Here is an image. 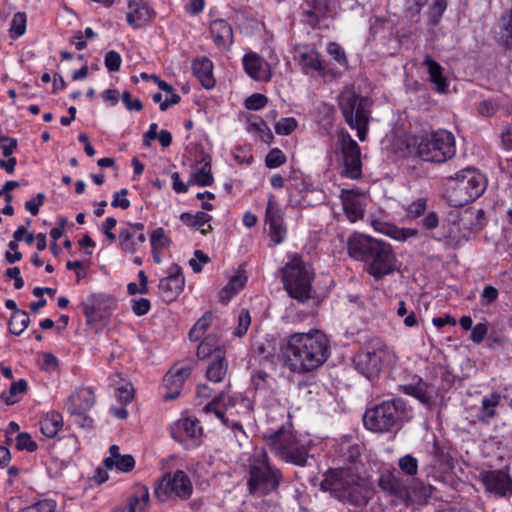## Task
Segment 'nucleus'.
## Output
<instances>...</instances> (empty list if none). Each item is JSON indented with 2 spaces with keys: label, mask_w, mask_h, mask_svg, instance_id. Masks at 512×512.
<instances>
[{
  "label": "nucleus",
  "mask_w": 512,
  "mask_h": 512,
  "mask_svg": "<svg viewBox=\"0 0 512 512\" xmlns=\"http://www.w3.org/2000/svg\"><path fill=\"white\" fill-rule=\"evenodd\" d=\"M210 258L201 250L194 252V257L189 260V265L195 273L202 271V265L208 263Z\"/></svg>",
  "instance_id": "obj_59"
},
{
  "label": "nucleus",
  "mask_w": 512,
  "mask_h": 512,
  "mask_svg": "<svg viewBox=\"0 0 512 512\" xmlns=\"http://www.w3.org/2000/svg\"><path fill=\"white\" fill-rule=\"evenodd\" d=\"M297 127V121L293 117L280 119L275 124V132L278 135H290Z\"/></svg>",
  "instance_id": "obj_51"
},
{
  "label": "nucleus",
  "mask_w": 512,
  "mask_h": 512,
  "mask_svg": "<svg viewBox=\"0 0 512 512\" xmlns=\"http://www.w3.org/2000/svg\"><path fill=\"white\" fill-rule=\"evenodd\" d=\"M62 416L52 412L43 417L40 421V430L48 438L55 437L62 428Z\"/></svg>",
  "instance_id": "obj_33"
},
{
  "label": "nucleus",
  "mask_w": 512,
  "mask_h": 512,
  "mask_svg": "<svg viewBox=\"0 0 512 512\" xmlns=\"http://www.w3.org/2000/svg\"><path fill=\"white\" fill-rule=\"evenodd\" d=\"M129 12L126 21L134 29L147 25L156 15L155 11L144 0H129Z\"/></svg>",
  "instance_id": "obj_20"
},
{
  "label": "nucleus",
  "mask_w": 512,
  "mask_h": 512,
  "mask_svg": "<svg viewBox=\"0 0 512 512\" xmlns=\"http://www.w3.org/2000/svg\"><path fill=\"white\" fill-rule=\"evenodd\" d=\"M480 480L487 491L499 497L512 493V479L504 470H490L480 473Z\"/></svg>",
  "instance_id": "obj_16"
},
{
  "label": "nucleus",
  "mask_w": 512,
  "mask_h": 512,
  "mask_svg": "<svg viewBox=\"0 0 512 512\" xmlns=\"http://www.w3.org/2000/svg\"><path fill=\"white\" fill-rule=\"evenodd\" d=\"M235 405V398L227 393H220L210 403L204 406L203 412L214 413L224 425H228V417L226 413L229 408Z\"/></svg>",
  "instance_id": "obj_25"
},
{
  "label": "nucleus",
  "mask_w": 512,
  "mask_h": 512,
  "mask_svg": "<svg viewBox=\"0 0 512 512\" xmlns=\"http://www.w3.org/2000/svg\"><path fill=\"white\" fill-rule=\"evenodd\" d=\"M95 394L91 388L81 387L67 398L66 406L73 415H83L95 405Z\"/></svg>",
  "instance_id": "obj_21"
},
{
  "label": "nucleus",
  "mask_w": 512,
  "mask_h": 512,
  "mask_svg": "<svg viewBox=\"0 0 512 512\" xmlns=\"http://www.w3.org/2000/svg\"><path fill=\"white\" fill-rule=\"evenodd\" d=\"M213 315L210 312L205 313L189 331V339L191 341L199 340L211 325Z\"/></svg>",
  "instance_id": "obj_44"
},
{
  "label": "nucleus",
  "mask_w": 512,
  "mask_h": 512,
  "mask_svg": "<svg viewBox=\"0 0 512 512\" xmlns=\"http://www.w3.org/2000/svg\"><path fill=\"white\" fill-rule=\"evenodd\" d=\"M190 374L191 368L188 366L181 367L176 370H170L164 377V382L168 388L173 390V392L166 394L164 398L166 400L176 398L180 393V388L183 386Z\"/></svg>",
  "instance_id": "obj_27"
},
{
  "label": "nucleus",
  "mask_w": 512,
  "mask_h": 512,
  "mask_svg": "<svg viewBox=\"0 0 512 512\" xmlns=\"http://www.w3.org/2000/svg\"><path fill=\"white\" fill-rule=\"evenodd\" d=\"M248 127H249L250 131L253 130V131L258 132L260 134L261 139L264 142L269 143L273 139V134H272L271 130L266 125V123L261 119H258L255 122L249 123Z\"/></svg>",
  "instance_id": "obj_52"
},
{
  "label": "nucleus",
  "mask_w": 512,
  "mask_h": 512,
  "mask_svg": "<svg viewBox=\"0 0 512 512\" xmlns=\"http://www.w3.org/2000/svg\"><path fill=\"white\" fill-rule=\"evenodd\" d=\"M104 63L110 72H117L120 70L122 59L118 52L111 50L106 53Z\"/></svg>",
  "instance_id": "obj_57"
},
{
  "label": "nucleus",
  "mask_w": 512,
  "mask_h": 512,
  "mask_svg": "<svg viewBox=\"0 0 512 512\" xmlns=\"http://www.w3.org/2000/svg\"><path fill=\"white\" fill-rule=\"evenodd\" d=\"M286 161L284 153L278 149H272L266 156L265 163L268 168H277Z\"/></svg>",
  "instance_id": "obj_53"
},
{
  "label": "nucleus",
  "mask_w": 512,
  "mask_h": 512,
  "mask_svg": "<svg viewBox=\"0 0 512 512\" xmlns=\"http://www.w3.org/2000/svg\"><path fill=\"white\" fill-rule=\"evenodd\" d=\"M285 359L290 369L297 373H306L322 366L330 355L327 336L321 331L294 333L287 341Z\"/></svg>",
  "instance_id": "obj_1"
},
{
  "label": "nucleus",
  "mask_w": 512,
  "mask_h": 512,
  "mask_svg": "<svg viewBox=\"0 0 512 512\" xmlns=\"http://www.w3.org/2000/svg\"><path fill=\"white\" fill-rule=\"evenodd\" d=\"M426 205V198H418L417 200L413 201L412 203L405 207L406 215L413 219L418 218L425 212Z\"/></svg>",
  "instance_id": "obj_50"
},
{
  "label": "nucleus",
  "mask_w": 512,
  "mask_h": 512,
  "mask_svg": "<svg viewBox=\"0 0 512 512\" xmlns=\"http://www.w3.org/2000/svg\"><path fill=\"white\" fill-rule=\"evenodd\" d=\"M486 178L478 170L465 168L448 179L450 201L456 207L479 198L486 189Z\"/></svg>",
  "instance_id": "obj_4"
},
{
  "label": "nucleus",
  "mask_w": 512,
  "mask_h": 512,
  "mask_svg": "<svg viewBox=\"0 0 512 512\" xmlns=\"http://www.w3.org/2000/svg\"><path fill=\"white\" fill-rule=\"evenodd\" d=\"M116 305L115 299L106 294H92L83 303V313L88 322H96L103 318Z\"/></svg>",
  "instance_id": "obj_14"
},
{
  "label": "nucleus",
  "mask_w": 512,
  "mask_h": 512,
  "mask_svg": "<svg viewBox=\"0 0 512 512\" xmlns=\"http://www.w3.org/2000/svg\"><path fill=\"white\" fill-rule=\"evenodd\" d=\"M149 504V491L145 486L136 488L133 496L130 498L126 506L131 512H145Z\"/></svg>",
  "instance_id": "obj_37"
},
{
  "label": "nucleus",
  "mask_w": 512,
  "mask_h": 512,
  "mask_svg": "<svg viewBox=\"0 0 512 512\" xmlns=\"http://www.w3.org/2000/svg\"><path fill=\"white\" fill-rule=\"evenodd\" d=\"M338 145L342 154V175L358 179L362 175L361 151L357 142L347 131L338 133Z\"/></svg>",
  "instance_id": "obj_11"
},
{
  "label": "nucleus",
  "mask_w": 512,
  "mask_h": 512,
  "mask_svg": "<svg viewBox=\"0 0 512 512\" xmlns=\"http://www.w3.org/2000/svg\"><path fill=\"white\" fill-rule=\"evenodd\" d=\"M192 71L203 87L209 89L214 86L215 79L212 73L213 64L208 58L202 57L194 60L192 63Z\"/></svg>",
  "instance_id": "obj_28"
},
{
  "label": "nucleus",
  "mask_w": 512,
  "mask_h": 512,
  "mask_svg": "<svg viewBox=\"0 0 512 512\" xmlns=\"http://www.w3.org/2000/svg\"><path fill=\"white\" fill-rule=\"evenodd\" d=\"M247 282L245 270L240 267L236 274L233 275L228 284L221 290L220 299L227 303L239 290H241Z\"/></svg>",
  "instance_id": "obj_30"
},
{
  "label": "nucleus",
  "mask_w": 512,
  "mask_h": 512,
  "mask_svg": "<svg viewBox=\"0 0 512 512\" xmlns=\"http://www.w3.org/2000/svg\"><path fill=\"white\" fill-rule=\"evenodd\" d=\"M180 220L189 227L199 229L203 235L212 231L210 224L212 217L204 211H199L196 214L184 212L180 215Z\"/></svg>",
  "instance_id": "obj_29"
},
{
  "label": "nucleus",
  "mask_w": 512,
  "mask_h": 512,
  "mask_svg": "<svg viewBox=\"0 0 512 512\" xmlns=\"http://www.w3.org/2000/svg\"><path fill=\"white\" fill-rule=\"evenodd\" d=\"M501 396L497 393H492L489 396H485L481 401V412L479 414V420L487 422L496 416L495 408L499 405Z\"/></svg>",
  "instance_id": "obj_39"
},
{
  "label": "nucleus",
  "mask_w": 512,
  "mask_h": 512,
  "mask_svg": "<svg viewBox=\"0 0 512 512\" xmlns=\"http://www.w3.org/2000/svg\"><path fill=\"white\" fill-rule=\"evenodd\" d=\"M228 364L225 360V352L216 355L206 370V377L209 381L221 382L227 373Z\"/></svg>",
  "instance_id": "obj_32"
},
{
  "label": "nucleus",
  "mask_w": 512,
  "mask_h": 512,
  "mask_svg": "<svg viewBox=\"0 0 512 512\" xmlns=\"http://www.w3.org/2000/svg\"><path fill=\"white\" fill-rule=\"evenodd\" d=\"M447 8L446 0H433L430 7V17L433 24H438Z\"/></svg>",
  "instance_id": "obj_54"
},
{
  "label": "nucleus",
  "mask_w": 512,
  "mask_h": 512,
  "mask_svg": "<svg viewBox=\"0 0 512 512\" xmlns=\"http://www.w3.org/2000/svg\"><path fill=\"white\" fill-rule=\"evenodd\" d=\"M344 212L351 222L363 217L364 204L362 198L353 190H342L340 195Z\"/></svg>",
  "instance_id": "obj_24"
},
{
  "label": "nucleus",
  "mask_w": 512,
  "mask_h": 512,
  "mask_svg": "<svg viewBox=\"0 0 512 512\" xmlns=\"http://www.w3.org/2000/svg\"><path fill=\"white\" fill-rule=\"evenodd\" d=\"M55 508L56 502L54 500L45 499L26 507L22 512H54Z\"/></svg>",
  "instance_id": "obj_55"
},
{
  "label": "nucleus",
  "mask_w": 512,
  "mask_h": 512,
  "mask_svg": "<svg viewBox=\"0 0 512 512\" xmlns=\"http://www.w3.org/2000/svg\"><path fill=\"white\" fill-rule=\"evenodd\" d=\"M380 231L397 241H406L418 235V230L414 228H399L393 225H387Z\"/></svg>",
  "instance_id": "obj_42"
},
{
  "label": "nucleus",
  "mask_w": 512,
  "mask_h": 512,
  "mask_svg": "<svg viewBox=\"0 0 512 512\" xmlns=\"http://www.w3.org/2000/svg\"><path fill=\"white\" fill-rule=\"evenodd\" d=\"M120 249L127 254L136 253L145 243L144 225L142 223L127 224L119 231Z\"/></svg>",
  "instance_id": "obj_17"
},
{
  "label": "nucleus",
  "mask_w": 512,
  "mask_h": 512,
  "mask_svg": "<svg viewBox=\"0 0 512 512\" xmlns=\"http://www.w3.org/2000/svg\"><path fill=\"white\" fill-rule=\"evenodd\" d=\"M304 14L311 25L336 13V5L332 0H306Z\"/></svg>",
  "instance_id": "obj_22"
},
{
  "label": "nucleus",
  "mask_w": 512,
  "mask_h": 512,
  "mask_svg": "<svg viewBox=\"0 0 512 512\" xmlns=\"http://www.w3.org/2000/svg\"><path fill=\"white\" fill-rule=\"evenodd\" d=\"M487 332V325L485 323H478L471 329L470 338L474 343L479 344L484 340Z\"/></svg>",
  "instance_id": "obj_64"
},
{
  "label": "nucleus",
  "mask_w": 512,
  "mask_h": 512,
  "mask_svg": "<svg viewBox=\"0 0 512 512\" xmlns=\"http://www.w3.org/2000/svg\"><path fill=\"white\" fill-rule=\"evenodd\" d=\"M400 470L408 476H414L418 471V461L412 455H405L398 462Z\"/></svg>",
  "instance_id": "obj_49"
},
{
  "label": "nucleus",
  "mask_w": 512,
  "mask_h": 512,
  "mask_svg": "<svg viewBox=\"0 0 512 512\" xmlns=\"http://www.w3.org/2000/svg\"><path fill=\"white\" fill-rule=\"evenodd\" d=\"M404 391L423 404L429 405L432 402V394L429 391L428 385L424 382H419L415 385H407L404 387Z\"/></svg>",
  "instance_id": "obj_40"
},
{
  "label": "nucleus",
  "mask_w": 512,
  "mask_h": 512,
  "mask_svg": "<svg viewBox=\"0 0 512 512\" xmlns=\"http://www.w3.org/2000/svg\"><path fill=\"white\" fill-rule=\"evenodd\" d=\"M251 324L250 314L247 310H242L238 315V327L236 328L234 334L238 337L246 334L249 326Z\"/></svg>",
  "instance_id": "obj_60"
},
{
  "label": "nucleus",
  "mask_w": 512,
  "mask_h": 512,
  "mask_svg": "<svg viewBox=\"0 0 512 512\" xmlns=\"http://www.w3.org/2000/svg\"><path fill=\"white\" fill-rule=\"evenodd\" d=\"M220 352H225L224 347L219 343V340L214 335H208L198 346L197 356L200 359L213 358Z\"/></svg>",
  "instance_id": "obj_34"
},
{
  "label": "nucleus",
  "mask_w": 512,
  "mask_h": 512,
  "mask_svg": "<svg viewBox=\"0 0 512 512\" xmlns=\"http://www.w3.org/2000/svg\"><path fill=\"white\" fill-rule=\"evenodd\" d=\"M16 448L18 450L33 452L37 449V444L32 440L28 433H19L16 436Z\"/></svg>",
  "instance_id": "obj_56"
},
{
  "label": "nucleus",
  "mask_w": 512,
  "mask_h": 512,
  "mask_svg": "<svg viewBox=\"0 0 512 512\" xmlns=\"http://www.w3.org/2000/svg\"><path fill=\"white\" fill-rule=\"evenodd\" d=\"M17 140L8 136L0 137V149L4 157H11L17 148Z\"/></svg>",
  "instance_id": "obj_61"
},
{
  "label": "nucleus",
  "mask_w": 512,
  "mask_h": 512,
  "mask_svg": "<svg viewBox=\"0 0 512 512\" xmlns=\"http://www.w3.org/2000/svg\"><path fill=\"white\" fill-rule=\"evenodd\" d=\"M249 492L256 496H264L276 490L282 475L279 469L271 465L269 456L264 449L255 450L248 459Z\"/></svg>",
  "instance_id": "obj_2"
},
{
  "label": "nucleus",
  "mask_w": 512,
  "mask_h": 512,
  "mask_svg": "<svg viewBox=\"0 0 512 512\" xmlns=\"http://www.w3.org/2000/svg\"><path fill=\"white\" fill-rule=\"evenodd\" d=\"M28 385L24 379H20L11 384L8 393H2L1 399L8 405H13L18 401V395L27 391Z\"/></svg>",
  "instance_id": "obj_43"
},
{
  "label": "nucleus",
  "mask_w": 512,
  "mask_h": 512,
  "mask_svg": "<svg viewBox=\"0 0 512 512\" xmlns=\"http://www.w3.org/2000/svg\"><path fill=\"white\" fill-rule=\"evenodd\" d=\"M456 153L454 135L445 129L424 134L417 144L418 156L427 162L444 163Z\"/></svg>",
  "instance_id": "obj_7"
},
{
  "label": "nucleus",
  "mask_w": 512,
  "mask_h": 512,
  "mask_svg": "<svg viewBox=\"0 0 512 512\" xmlns=\"http://www.w3.org/2000/svg\"><path fill=\"white\" fill-rule=\"evenodd\" d=\"M246 73L257 81H269L271 72L268 64L256 53H249L243 57Z\"/></svg>",
  "instance_id": "obj_23"
},
{
  "label": "nucleus",
  "mask_w": 512,
  "mask_h": 512,
  "mask_svg": "<svg viewBox=\"0 0 512 512\" xmlns=\"http://www.w3.org/2000/svg\"><path fill=\"white\" fill-rule=\"evenodd\" d=\"M30 318L26 311L16 310L10 318L9 329L11 333L20 335L29 325Z\"/></svg>",
  "instance_id": "obj_41"
},
{
  "label": "nucleus",
  "mask_w": 512,
  "mask_h": 512,
  "mask_svg": "<svg viewBox=\"0 0 512 512\" xmlns=\"http://www.w3.org/2000/svg\"><path fill=\"white\" fill-rule=\"evenodd\" d=\"M267 97L260 93H254L245 100V107L249 110H259L267 104Z\"/></svg>",
  "instance_id": "obj_58"
},
{
  "label": "nucleus",
  "mask_w": 512,
  "mask_h": 512,
  "mask_svg": "<svg viewBox=\"0 0 512 512\" xmlns=\"http://www.w3.org/2000/svg\"><path fill=\"white\" fill-rule=\"evenodd\" d=\"M192 492V482L182 470H178L173 474H165L154 485V495L160 502L187 500Z\"/></svg>",
  "instance_id": "obj_10"
},
{
  "label": "nucleus",
  "mask_w": 512,
  "mask_h": 512,
  "mask_svg": "<svg viewBox=\"0 0 512 512\" xmlns=\"http://www.w3.org/2000/svg\"><path fill=\"white\" fill-rule=\"evenodd\" d=\"M378 242V239L362 233H353L347 241L348 254L357 261L366 262Z\"/></svg>",
  "instance_id": "obj_18"
},
{
  "label": "nucleus",
  "mask_w": 512,
  "mask_h": 512,
  "mask_svg": "<svg viewBox=\"0 0 512 512\" xmlns=\"http://www.w3.org/2000/svg\"><path fill=\"white\" fill-rule=\"evenodd\" d=\"M312 267L300 257L293 256L282 268V281L288 295L300 303L311 298Z\"/></svg>",
  "instance_id": "obj_5"
},
{
  "label": "nucleus",
  "mask_w": 512,
  "mask_h": 512,
  "mask_svg": "<svg viewBox=\"0 0 512 512\" xmlns=\"http://www.w3.org/2000/svg\"><path fill=\"white\" fill-rule=\"evenodd\" d=\"M328 54L343 68L348 67V59L344 49L336 42L327 45Z\"/></svg>",
  "instance_id": "obj_48"
},
{
  "label": "nucleus",
  "mask_w": 512,
  "mask_h": 512,
  "mask_svg": "<svg viewBox=\"0 0 512 512\" xmlns=\"http://www.w3.org/2000/svg\"><path fill=\"white\" fill-rule=\"evenodd\" d=\"M176 427L178 429L183 430L186 433V435L191 438L199 437L202 433V428L199 425V421L197 419H192V418L180 419L176 423Z\"/></svg>",
  "instance_id": "obj_45"
},
{
  "label": "nucleus",
  "mask_w": 512,
  "mask_h": 512,
  "mask_svg": "<svg viewBox=\"0 0 512 512\" xmlns=\"http://www.w3.org/2000/svg\"><path fill=\"white\" fill-rule=\"evenodd\" d=\"M300 64L302 65L303 71L305 73H309V70H314L321 73L322 75L325 74L320 55L313 49L300 54Z\"/></svg>",
  "instance_id": "obj_35"
},
{
  "label": "nucleus",
  "mask_w": 512,
  "mask_h": 512,
  "mask_svg": "<svg viewBox=\"0 0 512 512\" xmlns=\"http://www.w3.org/2000/svg\"><path fill=\"white\" fill-rule=\"evenodd\" d=\"M338 102L345 122L351 129L357 131L360 141H365L371 118L372 102L349 88L340 93Z\"/></svg>",
  "instance_id": "obj_3"
},
{
  "label": "nucleus",
  "mask_w": 512,
  "mask_h": 512,
  "mask_svg": "<svg viewBox=\"0 0 512 512\" xmlns=\"http://www.w3.org/2000/svg\"><path fill=\"white\" fill-rule=\"evenodd\" d=\"M210 32L215 45L222 50H227L233 43V31L229 23L223 19L211 22Z\"/></svg>",
  "instance_id": "obj_26"
},
{
  "label": "nucleus",
  "mask_w": 512,
  "mask_h": 512,
  "mask_svg": "<svg viewBox=\"0 0 512 512\" xmlns=\"http://www.w3.org/2000/svg\"><path fill=\"white\" fill-rule=\"evenodd\" d=\"M284 213L276 202L274 195L270 194L265 212V223L269 226V235L274 244H280L286 236Z\"/></svg>",
  "instance_id": "obj_13"
},
{
  "label": "nucleus",
  "mask_w": 512,
  "mask_h": 512,
  "mask_svg": "<svg viewBox=\"0 0 512 512\" xmlns=\"http://www.w3.org/2000/svg\"><path fill=\"white\" fill-rule=\"evenodd\" d=\"M184 285L185 278L182 274L181 267L177 264H173L169 267L168 276L162 278L159 282V294L164 301H173L183 291Z\"/></svg>",
  "instance_id": "obj_15"
},
{
  "label": "nucleus",
  "mask_w": 512,
  "mask_h": 512,
  "mask_svg": "<svg viewBox=\"0 0 512 512\" xmlns=\"http://www.w3.org/2000/svg\"><path fill=\"white\" fill-rule=\"evenodd\" d=\"M366 263L367 272L375 280H380L396 269V256L390 244L379 240Z\"/></svg>",
  "instance_id": "obj_12"
},
{
  "label": "nucleus",
  "mask_w": 512,
  "mask_h": 512,
  "mask_svg": "<svg viewBox=\"0 0 512 512\" xmlns=\"http://www.w3.org/2000/svg\"><path fill=\"white\" fill-rule=\"evenodd\" d=\"M498 298V290L492 285H486L481 293V304L490 305Z\"/></svg>",
  "instance_id": "obj_63"
},
{
  "label": "nucleus",
  "mask_w": 512,
  "mask_h": 512,
  "mask_svg": "<svg viewBox=\"0 0 512 512\" xmlns=\"http://www.w3.org/2000/svg\"><path fill=\"white\" fill-rule=\"evenodd\" d=\"M263 438L270 449L282 460L299 466L306 464L308 450L305 445L299 443L290 427L282 426L274 432L264 433Z\"/></svg>",
  "instance_id": "obj_6"
},
{
  "label": "nucleus",
  "mask_w": 512,
  "mask_h": 512,
  "mask_svg": "<svg viewBox=\"0 0 512 512\" xmlns=\"http://www.w3.org/2000/svg\"><path fill=\"white\" fill-rule=\"evenodd\" d=\"M402 414L401 402L396 400L384 401L366 410L363 416L365 427L376 433H385L393 429Z\"/></svg>",
  "instance_id": "obj_9"
},
{
  "label": "nucleus",
  "mask_w": 512,
  "mask_h": 512,
  "mask_svg": "<svg viewBox=\"0 0 512 512\" xmlns=\"http://www.w3.org/2000/svg\"><path fill=\"white\" fill-rule=\"evenodd\" d=\"M499 42L506 48H512V9L499 21Z\"/></svg>",
  "instance_id": "obj_38"
},
{
  "label": "nucleus",
  "mask_w": 512,
  "mask_h": 512,
  "mask_svg": "<svg viewBox=\"0 0 512 512\" xmlns=\"http://www.w3.org/2000/svg\"><path fill=\"white\" fill-rule=\"evenodd\" d=\"M498 110L497 104L491 100H483L477 106L478 113L483 117H491Z\"/></svg>",
  "instance_id": "obj_62"
},
{
  "label": "nucleus",
  "mask_w": 512,
  "mask_h": 512,
  "mask_svg": "<svg viewBox=\"0 0 512 512\" xmlns=\"http://www.w3.org/2000/svg\"><path fill=\"white\" fill-rule=\"evenodd\" d=\"M150 244L152 251L161 250L170 246L171 241L166 236L165 231L162 227H159L151 232Z\"/></svg>",
  "instance_id": "obj_46"
},
{
  "label": "nucleus",
  "mask_w": 512,
  "mask_h": 512,
  "mask_svg": "<svg viewBox=\"0 0 512 512\" xmlns=\"http://www.w3.org/2000/svg\"><path fill=\"white\" fill-rule=\"evenodd\" d=\"M388 356L386 344L379 338H371L354 356L355 369L367 379H374L380 374L383 361Z\"/></svg>",
  "instance_id": "obj_8"
},
{
  "label": "nucleus",
  "mask_w": 512,
  "mask_h": 512,
  "mask_svg": "<svg viewBox=\"0 0 512 512\" xmlns=\"http://www.w3.org/2000/svg\"><path fill=\"white\" fill-rule=\"evenodd\" d=\"M423 64L427 67L430 81L435 84L438 92H444L447 87L446 78L443 76L442 66L427 55Z\"/></svg>",
  "instance_id": "obj_31"
},
{
  "label": "nucleus",
  "mask_w": 512,
  "mask_h": 512,
  "mask_svg": "<svg viewBox=\"0 0 512 512\" xmlns=\"http://www.w3.org/2000/svg\"><path fill=\"white\" fill-rule=\"evenodd\" d=\"M378 484L384 492L400 499L406 506L414 501L404 481L391 472L383 473L379 478Z\"/></svg>",
  "instance_id": "obj_19"
},
{
  "label": "nucleus",
  "mask_w": 512,
  "mask_h": 512,
  "mask_svg": "<svg viewBox=\"0 0 512 512\" xmlns=\"http://www.w3.org/2000/svg\"><path fill=\"white\" fill-rule=\"evenodd\" d=\"M26 22L27 17L24 12H17L14 14L11 26H10V34L13 38H18L22 36L26 31Z\"/></svg>",
  "instance_id": "obj_47"
},
{
  "label": "nucleus",
  "mask_w": 512,
  "mask_h": 512,
  "mask_svg": "<svg viewBox=\"0 0 512 512\" xmlns=\"http://www.w3.org/2000/svg\"><path fill=\"white\" fill-rule=\"evenodd\" d=\"M213 176L211 174V163L206 161L195 172L191 173L188 184L197 185L201 187L210 186L213 184Z\"/></svg>",
  "instance_id": "obj_36"
}]
</instances>
